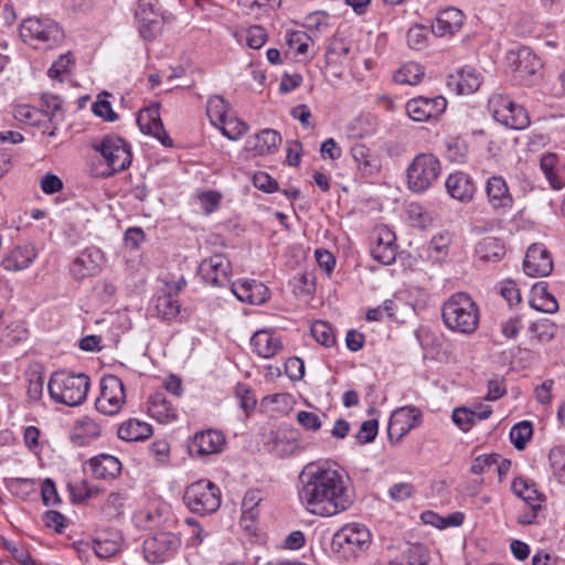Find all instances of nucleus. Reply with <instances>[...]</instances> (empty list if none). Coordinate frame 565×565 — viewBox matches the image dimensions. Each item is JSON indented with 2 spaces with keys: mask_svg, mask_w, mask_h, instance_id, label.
<instances>
[{
  "mask_svg": "<svg viewBox=\"0 0 565 565\" xmlns=\"http://www.w3.org/2000/svg\"><path fill=\"white\" fill-rule=\"evenodd\" d=\"M299 480V500L313 515L330 518L353 505L350 478L335 462H309L300 472Z\"/></svg>",
  "mask_w": 565,
  "mask_h": 565,
  "instance_id": "f257e3e1",
  "label": "nucleus"
},
{
  "mask_svg": "<svg viewBox=\"0 0 565 565\" xmlns=\"http://www.w3.org/2000/svg\"><path fill=\"white\" fill-rule=\"evenodd\" d=\"M445 326L452 331L471 334L479 324V308L466 292L454 294L443 306Z\"/></svg>",
  "mask_w": 565,
  "mask_h": 565,
  "instance_id": "f03ea898",
  "label": "nucleus"
},
{
  "mask_svg": "<svg viewBox=\"0 0 565 565\" xmlns=\"http://www.w3.org/2000/svg\"><path fill=\"white\" fill-rule=\"evenodd\" d=\"M64 31L47 17H30L20 24V38L35 50H52L64 40Z\"/></svg>",
  "mask_w": 565,
  "mask_h": 565,
  "instance_id": "7ed1b4c3",
  "label": "nucleus"
},
{
  "mask_svg": "<svg viewBox=\"0 0 565 565\" xmlns=\"http://www.w3.org/2000/svg\"><path fill=\"white\" fill-rule=\"evenodd\" d=\"M89 384V377L83 373L57 371L52 374L47 387L54 402L73 407L86 399Z\"/></svg>",
  "mask_w": 565,
  "mask_h": 565,
  "instance_id": "20e7f679",
  "label": "nucleus"
},
{
  "mask_svg": "<svg viewBox=\"0 0 565 565\" xmlns=\"http://www.w3.org/2000/svg\"><path fill=\"white\" fill-rule=\"evenodd\" d=\"M440 161L433 153L417 154L407 168V185L414 193L428 190L439 178Z\"/></svg>",
  "mask_w": 565,
  "mask_h": 565,
  "instance_id": "39448f33",
  "label": "nucleus"
},
{
  "mask_svg": "<svg viewBox=\"0 0 565 565\" xmlns=\"http://www.w3.org/2000/svg\"><path fill=\"white\" fill-rule=\"evenodd\" d=\"M183 500L193 513L204 515L220 508L221 492L213 482L200 480L186 488Z\"/></svg>",
  "mask_w": 565,
  "mask_h": 565,
  "instance_id": "423d86ee",
  "label": "nucleus"
},
{
  "mask_svg": "<svg viewBox=\"0 0 565 565\" xmlns=\"http://www.w3.org/2000/svg\"><path fill=\"white\" fill-rule=\"evenodd\" d=\"M507 61L515 79L522 84L531 85L539 78L542 63L530 47L522 46L516 51H509Z\"/></svg>",
  "mask_w": 565,
  "mask_h": 565,
  "instance_id": "0eeeda50",
  "label": "nucleus"
},
{
  "mask_svg": "<svg viewBox=\"0 0 565 565\" xmlns=\"http://www.w3.org/2000/svg\"><path fill=\"white\" fill-rule=\"evenodd\" d=\"M93 148L100 152L111 171L110 173L124 171L131 163L130 149L125 140L118 136H106L99 143L94 145Z\"/></svg>",
  "mask_w": 565,
  "mask_h": 565,
  "instance_id": "6e6552de",
  "label": "nucleus"
},
{
  "mask_svg": "<svg viewBox=\"0 0 565 565\" xmlns=\"http://www.w3.org/2000/svg\"><path fill=\"white\" fill-rule=\"evenodd\" d=\"M371 544V532L361 523H349L339 529L332 537V548L356 553L366 550Z\"/></svg>",
  "mask_w": 565,
  "mask_h": 565,
  "instance_id": "1a4fd4ad",
  "label": "nucleus"
},
{
  "mask_svg": "<svg viewBox=\"0 0 565 565\" xmlns=\"http://www.w3.org/2000/svg\"><path fill=\"white\" fill-rule=\"evenodd\" d=\"M126 402L124 383L116 375H106L100 381V394L96 409L105 415H116Z\"/></svg>",
  "mask_w": 565,
  "mask_h": 565,
  "instance_id": "9d476101",
  "label": "nucleus"
},
{
  "mask_svg": "<svg viewBox=\"0 0 565 565\" xmlns=\"http://www.w3.org/2000/svg\"><path fill=\"white\" fill-rule=\"evenodd\" d=\"M180 545V540L172 533L160 532L143 542V554L147 562L159 564L164 562Z\"/></svg>",
  "mask_w": 565,
  "mask_h": 565,
  "instance_id": "9b49d317",
  "label": "nucleus"
},
{
  "mask_svg": "<svg viewBox=\"0 0 565 565\" xmlns=\"http://www.w3.org/2000/svg\"><path fill=\"white\" fill-rule=\"evenodd\" d=\"M105 262L104 253L95 246L82 250L73 260L70 273L76 280H83L100 273Z\"/></svg>",
  "mask_w": 565,
  "mask_h": 565,
  "instance_id": "f8f14e48",
  "label": "nucleus"
},
{
  "mask_svg": "<svg viewBox=\"0 0 565 565\" xmlns=\"http://www.w3.org/2000/svg\"><path fill=\"white\" fill-rule=\"evenodd\" d=\"M372 257L383 265H391L397 255L395 234L385 225L375 227L373 235Z\"/></svg>",
  "mask_w": 565,
  "mask_h": 565,
  "instance_id": "ddd939ff",
  "label": "nucleus"
},
{
  "mask_svg": "<svg viewBox=\"0 0 565 565\" xmlns=\"http://www.w3.org/2000/svg\"><path fill=\"white\" fill-rule=\"evenodd\" d=\"M136 18L139 22V33L147 41L153 40L162 29L163 18L150 0L138 1Z\"/></svg>",
  "mask_w": 565,
  "mask_h": 565,
  "instance_id": "4468645a",
  "label": "nucleus"
},
{
  "mask_svg": "<svg viewBox=\"0 0 565 565\" xmlns=\"http://www.w3.org/2000/svg\"><path fill=\"white\" fill-rule=\"evenodd\" d=\"M231 263L221 254L203 259L199 265V275L211 286H224L230 278Z\"/></svg>",
  "mask_w": 565,
  "mask_h": 565,
  "instance_id": "2eb2a0df",
  "label": "nucleus"
},
{
  "mask_svg": "<svg viewBox=\"0 0 565 565\" xmlns=\"http://www.w3.org/2000/svg\"><path fill=\"white\" fill-rule=\"evenodd\" d=\"M422 413L418 408L413 406H405L396 409L388 423V437L390 439L396 438L398 441L406 434H408L414 427L420 423Z\"/></svg>",
  "mask_w": 565,
  "mask_h": 565,
  "instance_id": "dca6fc26",
  "label": "nucleus"
},
{
  "mask_svg": "<svg viewBox=\"0 0 565 565\" xmlns=\"http://www.w3.org/2000/svg\"><path fill=\"white\" fill-rule=\"evenodd\" d=\"M523 269L530 277H543L550 275L553 270V260L550 252L542 245H531L527 248L523 262Z\"/></svg>",
  "mask_w": 565,
  "mask_h": 565,
  "instance_id": "f3484780",
  "label": "nucleus"
},
{
  "mask_svg": "<svg viewBox=\"0 0 565 565\" xmlns=\"http://www.w3.org/2000/svg\"><path fill=\"white\" fill-rule=\"evenodd\" d=\"M447 102L444 97L435 98L417 97L407 102L406 111L414 121H425L446 109Z\"/></svg>",
  "mask_w": 565,
  "mask_h": 565,
  "instance_id": "a211bd4d",
  "label": "nucleus"
},
{
  "mask_svg": "<svg viewBox=\"0 0 565 565\" xmlns=\"http://www.w3.org/2000/svg\"><path fill=\"white\" fill-rule=\"evenodd\" d=\"M493 117L497 121L512 129H524L530 125L526 109L510 100L502 99L501 105L493 109Z\"/></svg>",
  "mask_w": 565,
  "mask_h": 565,
  "instance_id": "6ab92c4d",
  "label": "nucleus"
},
{
  "mask_svg": "<svg viewBox=\"0 0 565 565\" xmlns=\"http://www.w3.org/2000/svg\"><path fill=\"white\" fill-rule=\"evenodd\" d=\"M225 445V438L221 431L207 429L196 433L190 445V452L199 457L220 454Z\"/></svg>",
  "mask_w": 565,
  "mask_h": 565,
  "instance_id": "aec40b11",
  "label": "nucleus"
},
{
  "mask_svg": "<svg viewBox=\"0 0 565 565\" xmlns=\"http://www.w3.org/2000/svg\"><path fill=\"white\" fill-rule=\"evenodd\" d=\"M445 186L447 193L459 202H469L472 200L476 185L472 178L461 171L450 173L446 179Z\"/></svg>",
  "mask_w": 565,
  "mask_h": 565,
  "instance_id": "412c9836",
  "label": "nucleus"
},
{
  "mask_svg": "<svg viewBox=\"0 0 565 565\" xmlns=\"http://www.w3.org/2000/svg\"><path fill=\"white\" fill-rule=\"evenodd\" d=\"M486 193L489 204L494 209H510L513 204L512 195L505 180L500 175H493L486 183Z\"/></svg>",
  "mask_w": 565,
  "mask_h": 565,
  "instance_id": "4be33fe9",
  "label": "nucleus"
},
{
  "mask_svg": "<svg viewBox=\"0 0 565 565\" xmlns=\"http://www.w3.org/2000/svg\"><path fill=\"white\" fill-rule=\"evenodd\" d=\"M463 18V13L459 9H445L437 15L435 23L431 25V32L440 38L451 36L461 29Z\"/></svg>",
  "mask_w": 565,
  "mask_h": 565,
  "instance_id": "5701e85b",
  "label": "nucleus"
},
{
  "mask_svg": "<svg viewBox=\"0 0 565 565\" xmlns=\"http://www.w3.org/2000/svg\"><path fill=\"white\" fill-rule=\"evenodd\" d=\"M137 124L142 132L156 137L163 146L172 145L157 108H148L141 111L137 118Z\"/></svg>",
  "mask_w": 565,
  "mask_h": 565,
  "instance_id": "b1692460",
  "label": "nucleus"
},
{
  "mask_svg": "<svg viewBox=\"0 0 565 565\" xmlns=\"http://www.w3.org/2000/svg\"><path fill=\"white\" fill-rule=\"evenodd\" d=\"M482 83L481 73L477 70L465 66L448 78V86L454 87L457 94H472L477 92Z\"/></svg>",
  "mask_w": 565,
  "mask_h": 565,
  "instance_id": "393cba45",
  "label": "nucleus"
},
{
  "mask_svg": "<svg viewBox=\"0 0 565 565\" xmlns=\"http://www.w3.org/2000/svg\"><path fill=\"white\" fill-rule=\"evenodd\" d=\"M250 344L254 352L264 359L275 356L282 349L280 338L266 329L256 331L250 338Z\"/></svg>",
  "mask_w": 565,
  "mask_h": 565,
  "instance_id": "a878e982",
  "label": "nucleus"
},
{
  "mask_svg": "<svg viewBox=\"0 0 565 565\" xmlns=\"http://www.w3.org/2000/svg\"><path fill=\"white\" fill-rule=\"evenodd\" d=\"M232 290L237 299L249 305H262L268 298V288L256 280H244L234 284Z\"/></svg>",
  "mask_w": 565,
  "mask_h": 565,
  "instance_id": "bb28decb",
  "label": "nucleus"
},
{
  "mask_svg": "<svg viewBox=\"0 0 565 565\" xmlns=\"http://www.w3.org/2000/svg\"><path fill=\"white\" fill-rule=\"evenodd\" d=\"M36 257L33 246H18L3 259L2 267L8 271H19L28 268Z\"/></svg>",
  "mask_w": 565,
  "mask_h": 565,
  "instance_id": "cd10ccee",
  "label": "nucleus"
},
{
  "mask_svg": "<svg viewBox=\"0 0 565 565\" xmlns=\"http://www.w3.org/2000/svg\"><path fill=\"white\" fill-rule=\"evenodd\" d=\"M148 411L160 423H167L177 418V408L162 391H158L150 396Z\"/></svg>",
  "mask_w": 565,
  "mask_h": 565,
  "instance_id": "c85d7f7f",
  "label": "nucleus"
},
{
  "mask_svg": "<svg viewBox=\"0 0 565 565\" xmlns=\"http://www.w3.org/2000/svg\"><path fill=\"white\" fill-rule=\"evenodd\" d=\"M89 467L95 477L100 479L115 478L121 471L120 461L110 455H99L89 460Z\"/></svg>",
  "mask_w": 565,
  "mask_h": 565,
  "instance_id": "c756f323",
  "label": "nucleus"
},
{
  "mask_svg": "<svg viewBox=\"0 0 565 565\" xmlns=\"http://www.w3.org/2000/svg\"><path fill=\"white\" fill-rule=\"evenodd\" d=\"M512 492L523 502L534 504V507H542V494L537 491L536 486L530 479L523 477L515 478L511 484Z\"/></svg>",
  "mask_w": 565,
  "mask_h": 565,
  "instance_id": "7c9ffc66",
  "label": "nucleus"
},
{
  "mask_svg": "<svg viewBox=\"0 0 565 565\" xmlns=\"http://www.w3.org/2000/svg\"><path fill=\"white\" fill-rule=\"evenodd\" d=\"M151 434V426L137 419H128L118 428V437L126 441L143 440L149 438Z\"/></svg>",
  "mask_w": 565,
  "mask_h": 565,
  "instance_id": "2f4dec72",
  "label": "nucleus"
},
{
  "mask_svg": "<svg viewBox=\"0 0 565 565\" xmlns=\"http://www.w3.org/2000/svg\"><path fill=\"white\" fill-rule=\"evenodd\" d=\"M475 252L482 260L498 262L505 255V247L499 238L487 236L478 242Z\"/></svg>",
  "mask_w": 565,
  "mask_h": 565,
  "instance_id": "473e14b6",
  "label": "nucleus"
},
{
  "mask_svg": "<svg viewBox=\"0 0 565 565\" xmlns=\"http://www.w3.org/2000/svg\"><path fill=\"white\" fill-rule=\"evenodd\" d=\"M262 495L258 490H248L242 502L241 522L245 529H250L255 520L258 518V505L262 502Z\"/></svg>",
  "mask_w": 565,
  "mask_h": 565,
  "instance_id": "72a5a7b5",
  "label": "nucleus"
},
{
  "mask_svg": "<svg viewBox=\"0 0 565 565\" xmlns=\"http://www.w3.org/2000/svg\"><path fill=\"white\" fill-rule=\"evenodd\" d=\"M281 143V136L274 129H264L254 137L253 150L263 156L275 152Z\"/></svg>",
  "mask_w": 565,
  "mask_h": 565,
  "instance_id": "f704fd0d",
  "label": "nucleus"
},
{
  "mask_svg": "<svg viewBox=\"0 0 565 565\" xmlns=\"http://www.w3.org/2000/svg\"><path fill=\"white\" fill-rule=\"evenodd\" d=\"M429 556L425 546L413 544L401 555L391 561L388 565H427Z\"/></svg>",
  "mask_w": 565,
  "mask_h": 565,
  "instance_id": "c9c22d12",
  "label": "nucleus"
},
{
  "mask_svg": "<svg viewBox=\"0 0 565 565\" xmlns=\"http://www.w3.org/2000/svg\"><path fill=\"white\" fill-rule=\"evenodd\" d=\"M425 75L424 67L414 62L405 63L394 74V82L401 85H416Z\"/></svg>",
  "mask_w": 565,
  "mask_h": 565,
  "instance_id": "e433bc0d",
  "label": "nucleus"
},
{
  "mask_svg": "<svg viewBox=\"0 0 565 565\" xmlns=\"http://www.w3.org/2000/svg\"><path fill=\"white\" fill-rule=\"evenodd\" d=\"M63 100L60 96L53 94H43L41 97V111L49 117L51 124L58 125L64 120Z\"/></svg>",
  "mask_w": 565,
  "mask_h": 565,
  "instance_id": "4c0bfd02",
  "label": "nucleus"
},
{
  "mask_svg": "<svg viewBox=\"0 0 565 565\" xmlns=\"http://www.w3.org/2000/svg\"><path fill=\"white\" fill-rule=\"evenodd\" d=\"M530 305L533 309L546 313H554L558 310L555 297L547 292L544 287H534Z\"/></svg>",
  "mask_w": 565,
  "mask_h": 565,
  "instance_id": "58836bf2",
  "label": "nucleus"
},
{
  "mask_svg": "<svg viewBox=\"0 0 565 565\" xmlns=\"http://www.w3.org/2000/svg\"><path fill=\"white\" fill-rule=\"evenodd\" d=\"M154 308L157 316L167 321L175 319L180 312V303L170 292L159 296Z\"/></svg>",
  "mask_w": 565,
  "mask_h": 565,
  "instance_id": "ea45409f",
  "label": "nucleus"
},
{
  "mask_svg": "<svg viewBox=\"0 0 565 565\" xmlns=\"http://www.w3.org/2000/svg\"><path fill=\"white\" fill-rule=\"evenodd\" d=\"M351 154L358 168L365 174H373L377 171L376 159L370 153L364 145H355L351 148Z\"/></svg>",
  "mask_w": 565,
  "mask_h": 565,
  "instance_id": "a19ab883",
  "label": "nucleus"
},
{
  "mask_svg": "<svg viewBox=\"0 0 565 565\" xmlns=\"http://www.w3.org/2000/svg\"><path fill=\"white\" fill-rule=\"evenodd\" d=\"M533 426L529 420L515 424L510 430V439L518 450H523L527 441L532 438Z\"/></svg>",
  "mask_w": 565,
  "mask_h": 565,
  "instance_id": "79ce46f5",
  "label": "nucleus"
},
{
  "mask_svg": "<svg viewBox=\"0 0 565 565\" xmlns=\"http://www.w3.org/2000/svg\"><path fill=\"white\" fill-rule=\"evenodd\" d=\"M429 30L423 24H414L406 34L407 45L415 51L424 50L428 44Z\"/></svg>",
  "mask_w": 565,
  "mask_h": 565,
  "instance_id": "37998d69",
  "label": "nucleus"
},
{
  "mask_svg": "<svg viewBox=\"0 0 565 565\" xmlns=\"http://www.w3.org/2000/svg\"><path fill=\"white\" fill-rule=\"evenodd\" d=\"M226 113L227 104L222 96L215 95L209 98L206 114L215 126L227 117Z\"/></svg>",
  "mask_w": 565,
  "mask_h": 565,
  "instance_id": "c03bdc74",
  "label": "nucleus"
},
{
  "mask_svg": "<svg viewBox=\"0 0 565 565\" xmlns=\"http://www.w3.org/2000/svg\"><path fill=\"white\" fill-rule=\"evenodd\" d=\"M550 466L553 475L561 483L565 484V447L556 446L548 454Z\"/></svg>",
  "mask_w": 565,
  "mask_h": 565,
  "instance_id": "a18cd8bd",
  "label": "nucleus"
},
{
  "mask_svg": "<svg viewBox=\"0 0 565 565\" xmlns=\"http://www.w3.org/2000/svg\"><path fill=\"white\" fill-rule=\"evenodd\" d=\"M556 326L548 319H541L532 322L529 330L541 342L552 340L556 333Z\"/></svg>",
  "mask_w": 565,
  "mask_h": 565,
  "instance_id": "49530a36",
  "label": "nucleus"
},
{
  "mask_svg": "<svg viewBox=\"0 0 565 565\" xmlns=\"http://www.w3.org/2000/svg\"><path fill=\"white\" fill-rule=\"evenodd\" d=\"M218 125L221 126L223 135L231 140H237L248 130V126L244 121L233 117H226Z\"/></svg>",
  "mask_w": 565,
  "mask_h": 565,
  "instance_id": "de8ad7c7",
  "label": "nucleus"
},
{
  "mask_svg": "<svg viewBox=\"0 0 565 565\" xmlns=\"http://www.w3.org/2000/svg\"><path fill=\"white\" fill-rule=\"evenodd\" d=\"M311 334L315 340L324 345L332 347L335 343V337L332 328L324 321H316L311 326Z\"/></svg>",
  "mask_w": 565,
  "mask_h": 565,
  "instance_id": "09e8293b",
  "label": "nucleus"
},
{
  "mask_svg": "<svg viewBox=\"0 0 565 565\" xmlns=\"http://www.w3.org/2000/svg\"><path fill=\"white\" fill-rule=\"evenodd\" d=\"M451 418L462 431H468L475 425L476 412L467 407H457L454 409Z\"/></svg>",
  "mask_w": 565,
  "mask_h": 565,
  "instance_id": "8fccbe9b",
  "label": "nucleus"
},
{
  "mask_svg": "<svg viewBox=\"0 0 565 565\" xmlns=\"http://www.w3.org/2000/svg\"><path fill=\"white\" fill-rule=\"evenodd\" d=\"M351 51L350 44L342 39L334 38L327 51V58L329 62L342 63V58L347 57Z\"/></svg>",
  "mask_w": 565,
  "mask_h": 565,
  "instance_id": "3c124183",
  "label": "nucleus"
},
{
  "mask_svg": "<svg viewBox=\"0 0 565 565\" xmlns=\"http://www.w3.org/2000/svg\"><path fill=\"white\" fill-rule=\"evenodd\" d=\"M235 395L237 399L239 401L241 408L249 413L253 411L256 406V398L252 393L250 387L247 384L238 383L235 386Z\"/></svg>",
  "mask_w": 565,
  "mask_h": 565,
  "instance_id": "603ef678",
  "label": "nucleus"
},
{
  "mask_svg": "<svg viewBox=\"0 0 565 565\" xmlns=\"http://www.w3.org/2000/svg\"><path fill=\"white\" fill-rule=\"evenodd\" d=\"M14 117L26 125L36 126L41 121L42 111L29 105H21L15 108Z\"/></svg>",
  "mask_w": 565,
  "mask_h": 565,
  "instance_id": "864d4df0",
  "label": "nucleus"
},
{
  "mask_svg": "<svg viewBox=\"0 0 565 565\" xmlns=\"http://www.w3.org/2000/svg\"><path fill=\"white\" fill-rule=\"evenodd\" d=\"M74 60L71 53L63 54L55 61L52 66L49 68V76L53 79H57L62 82V75L70 72L71 66L73 65Z\"/></svg>",
  "mask_w": 565,
  "mask_h": 565,
  "instance_id": "5fc2aeb1",
  "label": "nucleus"
},
{
  "mask_svg": "<svg viewBox=\"0 0 565 565\" xmlns=\"http://www.w3.org/2000/svg\"><path fill=\"white\" fill-rule=\"evenodd\" d=\"M43 387H44V377L38 372L31 373L28 377V388H26L29 398L33 402L39 401L43 394Z\"/></svg>",
  "mask_w": 565,
  "mask_h": 565,
  "instance_id": "6e6d98bb",
  "label": "nucleus"
},
{
  "mask_svg": "<svg viewBox=\"0 0 565 565\" xmlns=\"http://www.w3.org/2000/svg\"><path fill=\"white\" fill-rule=\"evenodd\" d=\"M309 40V36L301 31H290L287 32L286 35V43L289 45V47H295L298 54H305L307 52Z\"/></svg>",
  "mask_w": 565,
  "mask_h": 565,
  "instance_id": "4d7b16f0",
  "label": "nucleus"
},
{
  "mask_svg": "<svg viewBox=\"0 0 565 565\" xmlns=\"http://www.w3.org/2000/svg\"><path fill=\"white\" fill-rule=\"evenodd\" d=\"M267 40V32L260 25H253L247 29L246 44L250 49H260Z\"/></svg>",
  "mask_w": 565,
  "mask_h": 565,
  "instance_id": "13d9d810",
  "label": "nucleus"
},
{
  "mask_svg": "<svg viewBox=\"0 0 565 565\" xmlns=\"http://www.w3.org/2000/svg\"><path fill=\"white\" fill-rule=\"evenodd\" d=\"M379 423L376 419H369L362 423L356 439L360 444H367L375 439L377 435Z\"/></svg>",
  "mask_w": 565,
  "mask_h": 565,
  "instance_id": "bf43d9fd",
  "label": "nucleus"
},
{
  "mask_svg": "<svg viewBox=\"0 0 565 565\" xmlns=\"http://www.w3.org/2000/svg\"><path fill=\"white\" fill-rule=\"evenodd\" d=\"M254 185L266 193H273L278 190V183L266 172H257L253 177Z\"/></svg>",
  "mask_w": 565,
  "mask_h": 565,
  "instance_id": "052dcab7",
  "label": "nucleus"
},
{
  "mask_svg": "<svg viewBox=\"0 0 565 565\" xmlns=\"http://www.w3.org/2000/svg\"><path fill=\"white\" fill-rule=\"evenodd\" d=\"M41 495L45 505H56L61 502L56 487L52 479L46 478L41 488Z\"/></svg>",
  "mask_w": 565,
  "mask_h": 565,
  "instance_id": "680f3d73",
  "label": "nucleus"
},
{
  "mask_svg": "<svg viewBox=\"0 0 565 565\" xmlns=\"http://www.w3.org/2000/svg\"><path fill=\"white\" fill-rule=\"evenodd\" d=\"M558 159L555 153L547 152L542 156L541 158V169L544 172L545 177L548 179L551 184L555 186L554 180L556 179V174L554 172L555 166L557 163Z\"/></svg>",
  "mask_w": 565,
  "mask_h": 565,
  "instance_id": "e2e57ef3",
  "label": "nucleus"
},
{
  "mask_svg": "<svg viewBox=\"0 0 565 565\" xmlns=\"http://www.w3.org/2000/svg\"><path fill=\"white\" fill-rule=\"evenodd\" d=\"M501 296L509 302L510 306L516 305L521 301L520 290L513 280H505L501 284Z\"/></svg>",
  "mask_w": 565,
  "mask_h": 565,
  "instance_id": "0e129e2a",
  "label": "nucleus"
},
{
  "mask_svg": "<svg viewBox=\"0 0 565 565\" xmlns=\"http://www.w3.org/2000/svg\"><path fill=\"white\" fill-rule=\"evenodd\" d=\"M76 429L88 438H96L100 435V426L93 418L84 417L77 422Z\"/></svg>",
  "mask_w": 565,
  "mask_h": 565,
  "instance_id": "69168bd1",
  "label": "nucleus"
},
{
  "mask_svg": "<svg viewBox=\"0 0 565 565\" xmlns=\"http://www.w3.org/2000/svg\"><path fill=\"white\" fill-rule=\"evenodd\" d=\"M297 422L307 430L316 431L321 427L319 416L311 412L300 411L297 414Z\"/></svg>",
  "mask_w": 565,
  "mask_h": 565,
  "instance_id": "338daca9",
  "label": "nucleus"
},
{
  "mask_svg": "<svg viewBox=\"0 0 565 565\" xmlns=\"http://www.w3.org/2000/svg\"><path fill=\"white\" fill-rule=\"evenodd\" d=\"M221 194L215 191H206L200 194L199 200L206 214L214 212L221 202Z\"/></svg>",
  "mask_w": 565,
  "mask_h": 565,
  "instance_id": "774afa93",
  "label": "nucleus"
}]
</instances>
